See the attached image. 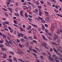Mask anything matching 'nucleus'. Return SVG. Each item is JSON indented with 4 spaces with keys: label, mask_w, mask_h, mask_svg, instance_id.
<instances>
[{
    "label": "nucleus",
    "mask_w": 62,
    "mask_h": 62,
    "mask_svg": "<svg viewBox=\"0 0 62 62\" xmlns=\"http://www.w3.org/2000/svg\"><path fill=\"white\" fill-rule=\"evenodd\" d=\"M42 12H39V15L40 16H42Z\"/></svg>",
    "instance_id": "nucleus-38"
},
{
    "label": "nucleus",
    "mask_w": 62,
    "mask_h": 62,
    "mask_svg": "<svg viewBox=\"0 0 62 62\" xmlns=\"http://www.w3.org/2000/svg\"><path fill=\"white\" fill-rule=\"evenodd\" d=\"M32 42L33 43H37V41L36 40H33Z\"/></svg>",
    "instance_id": "nucleus-40"
},
{
    "label": "nucleus",
    "mask_w": 62,
    "mask_h": 62,
    "mask_svg": "<svg viewBox=\"0 0 62 62\" xmlns=\"http://www.w3.org/2000/svg\"><path fill=\"white\" fill-rule=\"evenodd\" d=\"M31 27H31V26H29L27 28V30H29L31 28Z\"/></svg>",
    "instance_id": "nucleus-17"
},
{
    "label": "nucleus",
    "mask_w": 62,
    "mask_h": 62,
    "mask_svg": "<svg viewBox=\"0 0 62 62\" xmlns=\"http://www.w3.org/2000/svg\"><path fill=\"white\" fill-rule=\"evenodd\" d=\"M53 50H54V52H55L56 53L57 52V51L56 50V49H55V48H53Z\"/></svg>",
    "instance_id": "nucleus-34"
},
{
    "label": "nucleus",
    "mask_w": 62,
    "mask_h": 62,
    "mask_svg": "<svg viewBox=\"0 0 62 62\" xmlns=\"http://www.w3.org/2000/svg\"><path fill=\"white\" fill-rule=\"evenodd\" d=\"M56 53V54H57L58 55H60V53H58V52H57V51Z\"/></svg>",
    "instance_id": "nucleus-57"
},
{
    "label": "nucleus",
    "mask_w": 62,
    "mask_h": 62,
    "mask_svg": "<svg viewBox=\"0 0 62 62\" xmlns=\"http://www.w3.org/2000/svg\"><path fill=\"white\" fill-rule=\"evenodd\" d=\"M15 10L17 12V11H18V8H16L15 9Z\"/></svg>",
    "instance_id": "nucleus-61"
},
{
    "label": "nucleus",
    "mask_w": 62,
    "mask_h": 62,
    "mask_svg": "<svg viewBox=\"0 0 62 62\" xmlns=\"http://www.w3.org/2000/svg\"><path fill=\"white\" fill-rule=\"evenodd\" d=\"M58 38V37H54L53 38V39L54 40H55L56 39H57Z\"/></svg>",
    "instance_id": "nucleus-19"
},
{
    "label": "nucleus",
    "mask_w": 62,
    "mask_h": 62,
    "mask_svg": "<svg viewBox=\"0 0 62 62\" xmlns=\"http://www.w3.org/2000/svg\"><path fill=\"white\" fill-rule=\"evenodd\" d=\"M38 8L39 9H41V6H39L38 7Z\"/></svg>",
    "instance_id": "nucleus-58"
},
{
    "label": "nucleus",
    "mask_w": 62,
    "mask_h": 62,
    "mask_svg": "<svg viewBox=\"0 0 62 62\" xmlns=\"http://www.w3.org/2000/svg\"><path fill=\"white\" fill-rule=\"evenodd\" d=\"M19 29H20L21 31V32H23V31L24 32L25 31V30L23 29V28L22 27H20Z\"/></svg>",
    "instance_id": "nucleus-9"
},
{
    "label": "nucleus",
    "mask_w": 62,
    "mask_h": 62,
    "mask_svg": "<svg viewBox=\"0 0 62 62\" xmlns=\"http://www.w3.org/2000/svg\"><path fill=\"white\" fill-rule=\"evenodd\" d=\"M0 54H3V51H0Z\"/></svg>",
    "instance_id": "nucleus-43"
},
{
    "label": "nucleus",
    "mask_w": 62,
    "mask_h": 62,
    "mask_svg": "<svg viewBox=\"0 0 62 62\" xmlns=\"http://www.w3.org/2000/svg\"><path fill=\"white\" fill-rule=\"evenodd\" d=\"M3 55L4 56L3 57V58H6L7 57V55L5 53H4L3 54Z\"/></svg>",
    "instance_id": "nucleus-12"
},
{
    "label": "nucleus",
    "mask_w": 62,
    "mask_h": 62,
    "mask_svg": "<svg viewBox=\"0 0 62 62\" xmlns=\"http://www.w3.org/2000/svg\"><path fill=\"white\" fill-rule=\"evenodd\" d=\"M13 31V30L12 29H11V30H10V33H12Z\"/></svg>",
    "instance_id": "nucleus-45"
},
{
    "label": "nucleus",
    "mask_w": 62,
    "mask_h": 62,
    "mask_svg": "<svg viewBox=\"0 0 62 62\" xmlns=\"http://www.w3.org/2000/svg\"><path fill=\"white\" fill-rule=\"evenodd\" d=\"M45 25L46 27H48V25L47 24H45Z\"/></svg>",
    "instance_id": "nucleus-63"
},
{
    "label": "nucleus",
    "mask_w": 62,
    "mask_h": 62,
    "mask_svg": "<svg viewBox=\"0 0 62 62\" xmlns=\"http://www.w3.org/2000/svg\"><path fill=\"white\" fill-rule=\"evenodd\" d=\"M23 28H24L25 27V25L24 24L23 25Z\"/></svg>",
    "instance_id": "nucleus-53"
},
{
    "label": "nucleus",
    "mask_w": 62,
    "mask_h": 62,
    "mask_svg": "<svg viewBox=\"0 0 62 62\" xmlns=\"http://www.w3.org/2000/svg\"><path fill=\"white\" fill-rule=\"evenodd\" d=\"M8 9L9 10L10 12H11V13L12 12V9H11V8H8Z\"/></svg>",
    "instance_id": "nucleus-16"
},
{
    "label": "nucleus",
    "mask_w": 62,
    "mask_h": 62,
    "mask_svg": "<svg viewBox=\"0 0 62 62\" xmlns=\"http://www.w3.org/2000/svg\"><path fill=\"white\" fill-rule=\"evenodd\" d=\"M38 18H39V19L40 20H43V18H42L40 17L39 16L38 17Z\"/></svg>",
    "instance_id": "nucleus-44"
},
{
    "label": "nucleus",
    "mask_w": 62,
    "mask_h": 62,
    "mask_svg": "<svg viewBox=\"0 0 62 62\" xmlns=\"http://www.w3.org/2000/svg\"><path fill=\"white\" fill-rule=\"evenodd\" d=\"M7 39H8L9 40V41L10 40V37H9L8 36L7 38Z\"/></svg>",
    "instance_id": "nucleus-35"
},
{
    "label": "nucleus",
    "mask_w": 62,
    "mask_h": 62,
    "mask_svg": "<svg viewBox=\"0 0 62 62\" xmlns=\"http://www.w3.org/2000/svg\"><path fill=\"white\" fill-rule=\"evenodd\" d=\"M6 42L7 43H5V44L6 45V46H9V47H10L11 46L9 44V43H8V41L7 40H5Z\"/></svg>",
    "instance_id": "nucleus-2"
},
{
    "label": "nucleus",
    "mask_w": 62,
    "mask_h": 62,
    "mask_svg": "<svg viewBox=\"0 0 62 62\" xmlns=\"http://www.w3.org/2000/svg\"><path fill=\"white\" fill-rule=\"evenodd\" d=\"M13 25L14 26H15L16 27H18V26L17 25H16V24H14Z\"/></svg>",
    "instance_id": "nucleus-59"
},
{
    "label": "nucleus",
    "mask_w": 62,
    "mask_h": 62,
    "mask_svg": "<svg viewBox=\"0 0 62 62\" xmlns=\"http://www.w3.org/2000/svg\"><path fill=\"white\" fill-rule=\"evenodd\" d=\"M42 37L43 39H44V40H45L46 38L45 37V36H44V35H42Z\"/></svg>",
    "instance_id": "nucleus-24"
},
{
    "label": "nucleus",
    "mask_w": 62,
    "mask_h": 62,
    "mask_svg": "<svg viewBox=\"0 0 62 62\" xmlns=\"http://www.w3.org/2000/svg\"><path fill=\"white\" fill-rule=\"evenodd\" d=\"M54 11H55V12H56L57 13H58V11L57 10H56V9L54 10Z\"/></svg>",
    "instance_id": "nucleus-54"
},
{
    "label": "nucleus",
    "mask_w": 62,
    "mask_h": 62,
    "mask_svg": "<svg viewBox=\"0 0 62 62\" xmlns=\"http://www.w3.org/2000/svg\"><path fill=\"white\" fill-rule=\"evenodd\" d=\"M48 59L49 60H50V61H52V62H54V59L53 58H51V56H48Z\"/></svg>",
    "instance_id": "nucleus-3"
},
{
    "label": "nucleus",
    "mask_w": 62,
    "mask_h": 62,
    "mask_svg": "<svg viewBox=\"0 0 62 62\" xmlns=\"http://www.w3.org/2000/svg\"><path fill=\"white\" fill-rule=\"evenodd\" d=\"M32 26H33L34 27H36V28H38V27H37V26L36 25L34 24H32Z\"/></svg>",
    "instance_id": "nucleus-25"
},
{
    "label": "nucleus",
    "mask_w": 62,
    "mask_h": 62,
    "mask_svg": "<svg viewBox=\"0 0 62 62\" xmlns=\"http://www.w3.org/2000/svg\"><path fill=\"white\" fill-rule=\"evenodd\" d=\"M32 51L33 52H35V53H37V51H36V50L34 49H33Z\"/></svg>",
    "instance_id": "nucleus-39"
},
{
    "label": "nucleus",
    "mask_w": 62,
    "mask_h": 62,
    "mask_svg": "<svg viewBox=\"0 0 62 62\" xmlns=\"http://www.w3.org/2000/svg\"><path fill=\"white\" fill-rule=\"evenodd\" d=\"M48 35L49 36H52L53 33H52V32H50L49 33Z\"/></svg>",
    "instance_id": "nucleus-20"
},
{
    "label": "nucleus",
    "mask_w": 62,
    "mask_h": 62,
    "mask_svg": "<svg viewBox=\"0 0 62 62\" xmlns=\"http://www.w3.org/2000/svg\"><path fill=\"white\" fill-rule=\"evenodd\" d=\"M42 30L43 31H44L45 30V27H44V26L43 25H42Z\"/></svg>",
    "instance_id": "nucleus-14"
},
{
    "label": "nucleus",
    "mask_w": 62,
    "mask_h": 62,
    "mask_svg": "<svg viewBox=\"0 0 62 62\" xmlns=\"http://www.w3.org/2000/svg\"><path fill=\"white\" fill-rule=\"evenodd\" d=\"M41 44L43 46V47H46V44L44 42H42L41 43Z\"/></svg>",
    "instance_id": "nucleus-5"
},
{
    "label": "nucleus",
    "mask_w": 62,
    "mask_h": 62,
    "mask_svg": "<svg viewBox=\"0 0 62 62\" xmlns=\"http://www.w3.org/2000/svg\"><path fill=\"white\" fill-rule=\"evenodd\" d=\"M27 7L26 6H24V9H27Z\"/></svg>",
    "instance_id": "nucleus-60"
},
{
    "label": "nucleus",
    "mask_w": 62,
    "mask_h": 62,
    "mask_svg": "<svg viewBox=\"0 0 62 62\" xmlns=\"http://www.w3.org/2000/svg\"><path fill=\"white\" fill-rule=\"evenodd\" d=\"M9 23L7 21H5V22H3V25L4 26V28H6L7 27V24H8Z\"/></svg>",
    "instance_id": "nucleus-1"
},
{
    "label": "nucleus",
    "mask_w": 62,
    "mask_h": 62,
    "mask_svg": "<svg viewBox=\"0 0 62 62\" xmlns=\"http://www.w3.org/2000/svg\"><path fill=\"white\" fill-rule=\"evenodd\" d=\"M56 23H54L53 26V30H54V28L56 27Z\"/></svg>",
    "instance_id": "nucleus-6"
},
{
    "label": "nucleus",
    "mask_w": 62,
    "mask_h": 62,
    "mask_svg": "<svg viewBox=\"0 0 62 62\" xmlns=\"http://www.w3.org/2000/svg\"><path fill=\"white\" fill-rule=\"evenodd\" d=\"M30 9H31V7H29L28 8H27V10H30Z\"/></svg>",
    "instance_id": "nucleus-32"
},
{
    "label": "nucleus",
    "mask_w": 62,
    "mask_h": 62,
    "mask_svg": "<svg viewBox=\"0 0 62 62\" xmlns=\"http://www.w3.org/2000/svg\"><path fill=\"white\" fill-rule=\"evenodd\" d=\"M15 15L16 16H19V15L17 13H15Z\"/></svg>",
    "instance_id": "nucleus-30"
},
{
    "label": "nucleus",
    "mask_w": 62,
    "mask_h": 62,
    "mask_svg": "<svg viewBox=\"0 0 62 62\" xmlns=\"http://www.w3.org/2000/svg\"><path fill=\"white\" fill-rule=\"evenodd\" d=\"M1 49L2 51H5V48H4L3 47H1Z\"/></svg>",
    "instance_id": "nucleus-41"
},
{
    "label": "nucleus",
    "mask_w": 62,
    "mask_h": 62,
    "mask_svg": "<svg viewBox=\"0 0 62 62\" xmlns=\"http://www.w3.org/2000/svg\"><path fill=\"white\" fill-rule=\"evenodd\" d=\"M19 47H20V48H22V47H22V45H21V44H19Z\"/></svg>",
    "instance_id": "nucleus-48"
},
{
    "label": "nucleus",
    "mask_w": 62,
    "mask_h": 62,
    "mask_svg": "<svg viewBox=\"0 0 62 62\" xmlns=\"http://www.w3.org/2000/svg\"><path fill=\"white\" fill-rule=\"evenodd\" d=\"M25 16L26 17V18H28V15L26 13H25Z\"/></svg>",
    "instance_id": "nucleus-33"
},
{
    "label": "nucleus",
    "mask_w": 62,
    "mask_h": 62,
    "mask_svg": "<svg viewBox=\"0 0 62 62\" xmlns=\"http://www.w3.org/2000/svg\"><path fill=\"white\" fill-rule=\"evenodd\" d=\"M51 44H53V45H58L56 43L54 42H51Z\"/></svg>",
    "instance_id": "nucleus-11"
},
{
    "label": "nucleus",
    "mask_w": 62,
    "mask_h": 62,
    "mask_svg": "<svg viewBox=\"0 0 62 62\" xmlns=\"http://www.w3.org/2000/svg\"><path fill=\"white\" fill-rule=\"evenodd\" d=\"M4 46V45L3 44H0V48H3Z\"/></svg>",
    "instance_id": "nucleus-26"
},
{
    "label": "nucleus",
    "mask_w": 62,
    "mask_h": 62,
    "mask_svg": "<svg viewBox=\"0 0 62 62\" xmlns=\"http://www.w3.org/2000/svg\"><path fill=\"white\" fill-rule=\"evenodd\" d=\"M20 40L21 41H22V42H25V40L23 39H20Z\"/></svg>",
    "instance_id": "nucleus-21"
},
{
    "label": "nucleus",
    "mask_w": 62,
    "mask_h": 62,
    "mask_svg": "<svg viewBox=\"0 0 62 62\" xmlns=\"http://www.w3.org/2000/svg\"><path fill=\"white\" fill-rule=\"evenodd\" d=\"M13 42L15 45H18V43H17V42L16 41V40L13 39Z\"/></svg>",
    "instance_id": "nucleus-4"
},
{
    "label": "nucleus",
    "mask_w": 62,
    "mask_h": 62,
    "mask_svg": "<svg viewBox=\"0 0 62 62\" xmlns=\"http://www.w3.org/2000/svg\"><path fill=\"white\" fill-rule=\"evenodd\" d=\"M46 20L47 21H49V18L48 17H47L46 18Z\"/></svg>",
    "instance_id": "nucleus-36"
},
{
    "label": "nucleus",
    "mask_w": 62,
    "mask_h": 62,
    "mask_svg": "<svg viewBox=\"0 0 62 62\" xmlns=\"http://www.w3.org/2000/svg\"><path fill=\"white\" fill-rule=\"evenodd\" d=\"M28 20H29V21H31V22H32V19L30 18H28Z\"/></svg>",
    "instance_id": "nucleus-42"
},
{
    "label": "nucleus",
    "mask_w": 62,
    "mask_h": 62,
    "mask_svg": "<svg viewBox=\"0 0 62 62\" xmlns=\"http://www.w3.org/2000/svg\"><path fill=\"white\" fill-rule=\"evenodd\" d=\"M40 2L42 4H43L44 3H43V1H40Z\"/></svg>",
    "instance_id": "nucleus-64"
},
{
    "label": "nucleus",
    "mask_w": 62,
    "mask_h": 62,
    "mask_svg": "<svg viewBox=\"0 0 62 62\" xmlns=\"http://www.w3.org/2000/svg\"><path fill=\"white\" fill-rule=\"evenodd\" d=\"M48 38L49 39H50V40L52 39V38L49 36L48 37Z\"/></svg>",
    "instance_id": "nucleus-50"
},
{
    "label": "nucleus",
    "mask_w": 62,
    "mask_h": 62,
    "mask_svg": "<svg viewBox=\"0 0 62 62\" xmlns=\"http://www.w3.org/2000/svg\"><path fill=\"white\" fill-rule=\"evenodd\" d=\"M1 36H2L3 37H4L3 38L4 39H6V36L5 35L2 34Z\"/></svg>",
    "instance_id": "nucleus-10"
},
{
    "label": "nucleus",
    "mask_w": 62,
    "mask_h": 62,
    "mask_svg": "<svg viewBox=\"0 0 62 62\" xmlns=\"http://www.w3.org/2000/svg\"><path fill=\"white\" fill-rule=\"evenodd\" d=\"M29 48L30 51H32V46H30Z\"/></svg>",
    "instance_id": "nucleus-18"
},
{
    "label": "nucleus",
    "mask_w": 62,
    "mask_h": 62,
    "mask_svg": "<svg viewBox=\"0 0 62 62\" xmlns=\"http://www.w3.org/2000/svg\"><path fill=\"white\" fill-rule=\"evenodd\" d=\"M41 22L42 23H45V21L44 20H42L41 21Z\"/></svg>",
    "instance_id": "nucleus-47"
},
{
    "label": "nucleus",
    "mask_w": 62,
    "mask_h": 62,
    "mask_svg": "<svg viewBox=\"0 0 62 62\" xmlns=\"http://www.w3.org/2000/svg\"><path fill=\"white\" fill-rule=\"evenodd\" d=\"M13 59L14 61H16V62H17L18 61H17V59L15 58H14Z\"/></svg>",
    "instance_id": "nucleus-29"
},
{
    "label": "nucleus",
    "mask_w": 62,
    "mask_h": 62,
    "mask_svg": "<svg viewBox=\"0 0 62 62\" xmlns=\"http://www.w3.org/2000/svg\"><path fill=\"white\" fill-rule=\"evenodd\" d=\"M57 35H59L60 34V32L59 31H58L57 32Z\"/></svg>",
    "instance_id": "nucleus-27"
},
{
    "label": "nucleus",
    "mask_w": 62,
    "mask_h": 62,
    "mask_svg": "<svg viewBox=\"0 0 62 62\" xmlns=\"http://www.w3.org/2000/svg\"><path fill=\"white\" fill-rule=\"evenodd\" d=\"M9 53L11 54H12V55H15V54H14V52H13L9 51Z\"/></svg>",
    "instance_id": "nucleus-15"
},
{
    "label": "nucleus",
    "mask_w": 62,
    "mask_h": 62,
    "mask_svg": "<svg viewBox=\"0 0 62 62\" xmlns=\"http://www.w3.org/2000/svg\"><path fill=\"white\" fill-rule=\"evenodd\" d=\"M28 38L30 39H33V38H32V37L31 36H28Z\"/></svg>",
    "instance_id": "nucleus-22"
},
{
    "label": "nucleus",
    "mask_w": 62,
    "mask_h": 62,
    "mask_svg": "<svg viewBox=\"0 0 62 62\" xmlns=\"http://www.w3.org/2000/svg\"><path fill=\"white\" fill-rule=\"evenodd\" d=\"M58 59L59 60H61V62H62V58H58Z\"/></svg>",
    "instance_id": "nucleus-56"
},
{
    "label": "nucleus",
    "mask_w": 62,
    "mask_h": 62,
    "mask_svg": "<svg viewBox=\"0 0 62 62\" xmlns=\"http://www.w3.org/2000/svg\"><path fill=\"white\" fill-rule=\"evenodd\" d=\"M8 61H9V62H12V60L11 59L9 58L8 59Z\"/></svg>",
    "instance_id": "nucleus-28"
},
{
    "label": "nucleus",
    "mask_w": 62,
    "mask_h": 62,
    "mask_svg": "<svg viewBox=\"0 0 62 62\" xmlns=\"http://www.w3.org/2000/svg\"><path fill=\"white\" fill-rule=\"evenodd\" d=\"M35 48L37 50V51H39V52H40V50H39V49L37 47H35Z\"/></svg>",
    "instance_id": "nucleus-52"
},
{
    "label": "nucleus",
    "mask_w": 62,
    "mask_h": 62,
    "mask_svg": "<svg viewBox=\"0 0 62 62\" xmlns=\"http://www.w3.org/2000/svg\"><path fill=\"white\" fill-rule=\"evenodd\" d=\"M40 57L42 59V60H43V56H40Z\"/></svg>",
    "instance_id": "nucleus-55"
},
{
    "label": "nucleus",
    "mask_w": 62,
    "mask_h": 62,
    "mask_svg": "<svg viewBox=\"0 0 62 62\" xmlns=\"http://www.w3.org/2000/svg\"><path fill=\"white\" fill-rule=\"evenodd\" d=\"M9 43H10L11 44H12V42H11V40H9Z\"/></svg>",
    "instance_id": "nucleus-46"
},
{
    "label": "nucleus",
    "mask_w": 62,
    "mask_h": 62,
    "mask_svg": "<svg viewBox=\"0 0 62 62\" xmlns=\"http://www.w3.org/2000/svg\"><path fill=\"white\" fill-rule=\"evenodd\" d=\"M14 22L15 24H17V22L16 21V20L14 21Z\"/></svg>",
    "instance_id": "nucleus-51"
},
{
    "label": "nucleus",
    "mask_w": 62,
    "mask_h": 62,
    "mask_svg": "<svg viewBox=\"0 0 62 62\" xmlns=\"http://www.w3.org/2000/svg\"><path fill=\"white\" fill-rule=\"evenodd\" d=\"M4 15L5 16H7V17H8V13H7L5 12L4 13Z\"/></svg>",
    "instance_id": "nucleus-31"
},
{
    "label": "nucleus",
    "mask_w": 62,
    "mask_h": 62,
    "mask_svg": "<svg viewBox=\"0 0 62 62\" xmlns=\"http://www.w3.org/2000/svg\"><path fill=\"white\" fill-rule=\"evenodd\" d=\"M57 48V49H59L60 50H61V51H62V47H61V46H58L56 47Z\"/></svg>",
    "instance_id": "nucleus-7"
},
{
    "label": "nucleus",
    "mask_w": 62,
    "mask_h": 62,
    "mask_svg": "<svg viewBox=\"0 0 62 62\" xmlns=\"http://www.w3.org/2000/svg\"><path fill=\"white\" fill-rule=\"evenodd\" d=\"M23 11L21 10L20 11V15L22 16H23Z\"/></svg>",
    "instance_id": "nucleus-8"
},
{
    "label": "nucleus",
    "mask_w": 62,
    "mask_h": 62,
    "mask_svg": "<svg viewBox=\"0 0 62 62\" xmlns=\"http://www.w3.org/2000/svg\"><path fill=\"white\" fill-rule=\"evenodd\" d=\"M35 4H36V5H39V1H36L35 2Z\"/></svg>",
    "instance_id": "nucleus-37"
},
{
    "label": "nucleus",
    "mask_w": 62,
    "mask_h": 62,
    "mask_svg": "<svg viewBox=\"0 0 62 62\" xmlns=\"http://www.w3.org/2000/svg\"><path fill=\"white\" fill-rule=\"evenodd\" d=\"M54 36L55 37H58L57 36V35L56 34L54 33Z\"/></svg>",
    "instance_id": "nucleus-49"
},
{
    "label": "nucleus",
    "mask_w": 62,
    "mask_h": 62,
    "mask_svg": "<svg viewBox=\"0 0 62 62\" xmlns=\"http://www.w3.org/2000/svg\"><path fill=\"white\" fill-rule=\"evenodd\" d=\"M4 42V40L3 39H1L0 40V43H3Z\"/></svg>",
    "instance_id": "nucleus-13"
},
{
    "label": "nucleus",
    "mask_w": 62,
    "mask_h": 62,
    "mask_svg": "<svg viewBox=\"0 0 62 62\" xmlns=\"http://www.w3.org/2000/svg\"><path fill=\"white\" fill-rule=\"evenodd\" d=\"M31 30H33V32L34 33H36V31L34 30V29H32Z\"/></svg>",
    "instance_id": "nucleus-23"
},
{
    "label": "nucleus",
    "mask_w": 62,
    "mask_h": 62,
    "mask_svg": "<svg viewBox=\"0 0 62 62\" xmlns=\"http://www.w3.org/2000/svg\"><path fill=\"white\" fill-rule=\"evenodd\" d=\"M24 39H27V37L25 36H24Z\"/></svg>",
    "instance_id": "nucleus-62"
}]
</instances>
